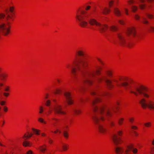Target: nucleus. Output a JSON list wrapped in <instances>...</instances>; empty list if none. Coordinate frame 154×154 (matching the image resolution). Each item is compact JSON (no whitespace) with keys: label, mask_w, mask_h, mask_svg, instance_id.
<instances>
[{"label":"nucleus","mask_w":154,"mask_h":154,"mask_svg":"<svg viewBox=\"0 0 154 154\" xmlns=\"http://www.w3.org/2000/svg\"><path fill=\"white\" fill-rule=\"evenodd\" d=\"M3 94L4 96L6 97H7L10 95V93L9 92H4Z\"/></svg>","instance_id":"obj_53"},{"label":"nucleus","mask_w":154,"mask_h":154,"mask_svg":"<svg viewBox=\"0 0 154 154\" xmlns=\"http://www.w3.org/2000/svg\"><path fill=\"white\" fill-rule=\"evenodd\" d=\"M130 83L132 85L130 92L136 96H141L144 95V86L143 85H135L134 81L132 79H129Z\"/></svg>","instance_id":"obj_2"},{"label":"nucleus","mask_w":154,"mask_h":154,"mask_svg":"<svg viewBox=\"0 0 154 154\" xmlns=\"http://www.w3.org/2000/svg\"><path fill=\"white\" fill-rule=\"evenodd\" d=\"M31 130L33 132V135L34 134L37 135H38L40 134L41 131L40 130L34 128H32Z\"/></svg>","instance_id":"obj_18"},{"label":"nucleus","mask_w":154,"mask_h":154,"mask_svg":"<svg viewBox=\"0 0 154 154\" xmlns=\"http://www.w3.org/2000/svg\"><path fill=\"white\" fill-rule=\"evenodd\" d=\"M78 62L77 59H75L72 62V64L75 66L78 65Z\"/></svg>","instance_id":"obj_47"},{"label":"nucleus","mask_w":154,"mask_h":154,"mask_svg":"<svg viewBox=\"0 0 154 154\" xmlns=\"http://www.w3.org/2000/svg\"><path fill=\"white\" fill-rule=\"evenodd\" d=\"M120 44L122 45H124L125 42V40L124 38L121 35L119 36Z\"/></svg>","instance_id":"obj_25"},{"label":"nucleus","mask_w":154,"mask_h":154,"mask_svg":"<svg viewBox=\"0 0 154 154\" xmlns=\"http://www.w3.org/2000/svg\"><path fill=\"white\" fill-rule=\"evenodd\" d=\"M139 103L142 107L144 109V98L141 99Z\"/></svg>","instance_id":"obj_35"},{"label":"nucleus","mask_w":154,"mask_h":154,"mask_svg":"<svg viewBox=\"0 0 154 154\" xmlns=\"http://www.w3.org/2000/svg\"><path fill=\"white\" fill-rule=\"evenodd\" d=\"M38 121L40 123H43L44 124H46V122L42 118H39L38 119Z\"/></svg>","instance_id":"obj_37"},{"label":"nucleus","mask_w":154,"mask_h":154,"mask_svg":"<svg viewBox=\"0 0 154 154\" xmlns=\"http://www.w3.org/2000/svg\"><path fill=\"white\" fill-rule=\"evenodd\" d=\"M134 117H131L129 119V121L131 123H133V122H134Z\"/></svg>","instance_id":"obj_58"},{"label":"nucleus","mask_w":154,"mask_h":154,"mask_svg":"<svg viewBox=\"0 0 154 154\" xmlns=\"http://www.w3.org/2000/svg\"><path fill=\"white\" fill-rule=\"evenodd\" d=\"M76 54L79 56H83L84 55L83 51L82 49H79L77 51Z\"/></svg>","instance_id":"obj_23"},{"label":"nucleus","mask_w":154,"mask_h":154,"mask_svg":"<svg viewBox=\"0 0 154 154\" xmlns=\"http://www.w3.org/2000/svg\"><path fill=\"white\" fill-rule=\"evenodd\" d=\"M110 12V9L107 7H105L102 10V12L104 14H108Z\"/></svg>","instance_id":"obj_22"},{"label":"nucleus","mask_w":154,"mask_h":154,"mask_svg":"<svg viewBox=\"0 0 154 154\" xmlns=\"http://www.w3.org/2000/svg\"><path fill=\"white\" fill-rule=\"evenodd\" d=\"M131 9L132 12H135L138 9V7L136 5H132L131 7Z\"/></svg>","instance_id":"obj_36"},{"label":"nucleus","mask_w":154,"mask_h":154,"mask_svg":"<svg viewBox=\"0 0 154 154\" xmlns=\"http://www.w3.org/2000/svg\"><path fill=\"white\" fill-rule=\"evenodd\" d=\"M54 133L55 134H57L59 133V134L61 133V131L59 129H57L55 131H54Z\"/></svg>","instance_id":"obj_61"},{"label":"nucleus","mask_w":154,"mask_h":154,"mask_svg":"<svg viewBox=\"0 0 154 154\" xmlns=\"http://www.w3.org/2000/svg\"><path fill=\"white\" fill-rule=\"evenodd\" d=\"M39 114H42L43 113L44 111L43 107L41 106H39Z\"/></svg>","instance_id":"obj_42"},{"label":"nucleus","mask_w":154,"mask_h":154,"mask_svg":"<svg viewBox=\"0 0 154 154\" xmlns=\"http://www.w3.org/2000/svg\"><path fill=\"white\" fill-rule=\"evenodd\" d=\"M114 1L113 0H110L108 2V5L110 8L112 7L114 4Z\"/></svg>","instance_id":"obj_43"},{"label":"nucleus","mask_w":154,"mask_h":154,"mask_svg":"<svg viewBox=\"0 0 154 154\" xmlns=\"http://www.w3.org/2000/svg\"><path fill=\"white\" fill-rule=\"evenodd\" d=\"M86 14L85 11L80 8H79L77 11L75 18L80 22L79 25L82 28H86L88 25V22L84 20L86 17Z\"/></svg>","instance_id":"obj_4"},{"label":"nucleus","mask_w":154,"mask_h":154,"mask_svg":"<svg viewBox=\"0 0 154 154\" xmlns=\"http://www.w3.org/2000/svg\"><path fill=\"white\" fill-rule=\"evenodd\" d=\"M147 29L150 32H154V27L150 26L149 27L147 28Z\"/></svg>","instance_id":"obj_48"},{"label":"nucleus","mask_w":154,"mask_h":154,"mask_svg":"<svg viewBox=\"0 0 154 154\" xmlns=\"http://www.w3.org/2000/svg\"><path fill=\"white\" fill-rule=\"evenodd\" d=\"M100 32H105L108 29V26L106 24H101L100 23V25L98 26Z\"/></svg>","instance_id":"obj_12"},{"label":"nucleus","mask_w":154,"mask_h":154,"mask_svg":"<svg viewBox=\"0 0 154 154\" xmlns=\"http://www.w3.org/2000/svg\"><path fill=\"white\" fill-rule=\"evenodd\" d=\"M113 12L115 15L117 16L120 17L122 15V12L118 8H115L114 9Z\"/></svg>","instance_id":"obj_14"},{"label":"nucleus","mask_w":154,"mask_h":154,"mask_svg":"<svg viewBox=\"0 0 154 154\" xmlns=\"http://www.w3.org/2000/svg\"><path fill=\"white\" fill-rule=\"evenodd\" d=\"M76 69L75 68H73L72 69L71 72L73 74H75L76 72Z\"/></svg>","instance_id":"obj_60"},{"label":"nucleus","mask_w":154,"mask_h":154,"mask_svg":"<svg viewBox=\"0 0 154 154\" xmlns=\"http://www.w3.org/2000/svg\"><path fill=\"white\" fill-rule=\"evenodd\" d=\"M5 17V14L4 13H0V19L2 20L4 19Z\"/></svg>","instance_id":"obj_46"},{"label":"nucleus","mask_w":154,"mask_h":154,"mask_svg":"<svg viewBox=\"0 0 154 154\" xmlns=\"http://www.w3.org/2000/svg\"><path fill=\"white\" fill-rule=\"evenodd\" d=\"M32 145V143L31 142L27 140L24 141L23 143V146L25 147H31Z\"/></svg>","instance_id":"obj_19"},{"label":"nucleus","mask_w":154,"mask_h":154,"mask_svg":"<svg viewBox=\"0 0 154 154\" xmlns=\"http://www.w3.org/2000/svg\"><path fill=\"white\" fill-rule=\"evenodd\" d=\"M98 129L99 132L102 134H105L107 132L106 128L102 125H99L98 127Z\"/></svg>","instance_id":"obj_11"},{"label":"nucleus","mask_w":154,"mask_h":154,"mask_svg":"<svg viewBox=\"0 0 154 154\" xmlns=\"http://www.w3.org/2000/svg\"><path fill=\"white\" fill-rule=\"evenodd\" d=\"M102 69V68L101 66L98 67L96 70V74L97 75H100L101 74V70Z\"/></svg>","instance_id":"obj_28"},{"label":"nucleus","mask_w":154,"mask_h":154,"mask_svg":"<svg viewBox=\"0 0 154 154\" xmlns=\"http://www.w3.org/2000/svg\"><path fill=\"white\" fill-rule=\"evenodd\" d=\"M151 154H154V146L151 147Z\"/></svg>","instance_id":"obj_63"},{"label":"nucleus","mask_w":154,"mask_h":154,"mask_svg":"<svg viewBox=\"0 0 154 154\" xmlns=\"http://www.w3.org/2000/svg\"><path fill=\"white\" fill-rule=\"evenodd\" d=\"M67 104L69 105H72L74 103V100L72 98H69L66 100Z\"/></svg>","instance_id":"obj_32"},{"label":"nucleus","mask_w":154,"mask_h":154,"mask_svg":"<svg viewBox=\"0 0 154 154\" xmlns=\"http://www.w3.org/2000/svg\"><path fill=\"white\" fill-rule=\"evenodd\" d=\"M25 154H35L33 151L32 150H29L26 151L25 153Z\"/></svg>","instance_id":"obj_44"},{"label":"nucleus","mask_w":154,"mask_h":154,"mask_svg":"<svg viewBox=\"0 0 154 154\" xmlns=\"http://www.w3.org/2000/svg\"><path fill=\"white\" fill-rule=\"evenodd\" d=\"M8 77V75L6 73H2L0 75V79L2 81H6Z\"/></svg>","instance_id":"obj_21"},{"label":"nucleus","mask_w":154,"mask_h":154,"mask_svg":"<svg viewBox=\"0 0 154 154\" xmlns=\"http://www.w3.org/2000/svg\"><path fill=\"white\" fill-rule=\"evenodd\" d=\"M63 135L64 138L66 139H67L69 137V134L68 132L66 131H64L63 132Z\"/></svg>","instance_id":"obj_34"},{"label":"nucleus","mask_w":154,"mask_h":154,"mask_svg":"<svg viewBox=\"0 0 154 154\" xmlns=\"http://www.w3.org/2000/svg\"><path fill=\"white\" fill-rule=\"evenodd\" d=\"M110 29L112 31H115L117 30V28L116 26L114 25H112L110 27Z\"/></svg>","instance_id":"obj_40"},{"label":"nucleus","mask_w":154,"mask_h":154,"mask_svg":"<svg viewBox=\"0 0 154 154\" xmlns=\"http://www.w3.org/2000/svg\"><path fill=\"white\" fill-rule=\"evenodd\" d=\"M89 24L91 26H98L100 25V23L98 22L96 19L93 18H90L89 21Z\"/></svg>","instance_id":"obj_10"},{"label":"nucleus","mask_w":154,"mask_h":154,"mask_svg":"<svg viewBox=\"0 0 154 154\" xmlns=\"http://www.w3.org/2000/svg\"><path fill=\"white\" fill-rule=\"evenodd\" d=\"M148 88L145 86V98H148L149 97V95L147 93H149Z\"/></svg>","instance_id":"obj_39"},{"label":"nucleus","mask_w":154,"mask_h":154,"mask_svg":"<svg viewBox=\"0 0 154 154\" xmlns=\"http://www.w3.org/2000/svg\"><path fill=\"white\" fill-rule=\"evenodd\" d=\"M51 104V101L50 100H47L45 103L46 106H49Z\"/></svg>","instance_id":"obj_56"},{"label":"nucleus","mask_w":154,"mask_h":154,"mask_svg":"<svg viewBox=\"0 0 154 154\" xmlns=\"http://www.w3.org/2000/svg\"><path fill=\"white\" fill-rule=\"evenodd\" d=\"M11 87L9 86H6L4 89V91L5 92H10Z\"/></svg>","instance_id":"obj_41"},{"label":"nucleus","mask_w":154,"mask_h":154,"mask_svg":"<svg viewBox=\"0 0 154 154\" xmlns=\"http://www.w3.org/2000/svg\"><path fill=\"white\" fill-rule=\"evenodd\" d=\"M105 73L108 77H112L113 75V71L111 69H108L106 71Z\"/></svg>","instance_id":"obj_20"},{"label":"nucleus","mask_w":154,"mask_h":154,"mask_svg":"<svg viewBox=\"0 0 154 154\" xmlns=\"http://www.w3.org/2000/svg\"><path fill=\"white\" fill-rule=\"evenodd\" d=\"M6 102L4 100H2L0 101V104L1 106H4Z\"/></svg>","instance_id":"obj_59"},{"label":"nucleus","mask_w":154,"mask_h":154,"mask_svg":"<svg viewBox=\"0 0 154 154\" xmlns=\"http://www.w3.org/2000/svg\"><path fill=\"white\" fill-rule=\"evenodd\" d=\"M64 96L66 99V100L69 98H72L71 96V93L69 91L65 92L64 93Z\"/></svg>","instance_id":"obj_24"},{"label":"nucleus","mask_w":154,"mask_h":154,"mask_svg":"<svg viewBox=\"0 0 154 154\" xmlns=\"http://www.w3.org/2000/svg\"><path fill=\"white\" fill-rule=\"evenodd\" d=\"M101 99L99 97H97L92 102V105L94 106L96 104L100 102Z\"/></svg>","instance_id":"obj_29"},{"label":"nucleus","mask_w":154,"mask_h":154,"mask_svg":"<svg viewBox=\"0 0 154 154\" xmlns=\"http://www.w3.org/2000/svg\"><path fill=\"white\" fill-rule=\"evenodd\" d=\"M116 154H137L138 150L134 143H129L125 147L124 150L122 147L117 146L115 149Z\"/></svg>","instance_id":"obj_1"},{"label":"nucleus","mask_w":154,"mask_h":154,"mask_svg":"<svg viewBox=\"0 0 154 154\" xmlns=\"http://www.w3.org/2000/svg\"><path fill=\"white\" fill-rule=\"evenodd\" d=\"M11 25L10 22L0 23V34L5 36H8L11 33Z\"/></svg>","instance_id":"obj_5"},{"label":"nucleus","mask_w":154,"mask_h":154,"mask_svg":"<svg viewBox=\"0 0 154 154\" xmlns=\"http://www.w3.org/2000/svg\"><path fill=\"white\" fill-rule=\"evenodd\" d=\"M145 108L147 106L150 109H154V103L152 101H150L147 103L145 102Z\"/></svg>","instance_id":"obj_16"},{"label":"nucleus","mask_w":154,"mask_h":154,"mask_svg":"<svg viewBox=\"0 0 154 154\" xmlns=\"http://www.w3.org/2000/svg\"><path fill=\"white\" fill-rule=\"evenodd\" d=\"M112 115V113L111 109H108L107 110L106 116L107 117H111Z\"/></svg>","instance_id":"obj_26"},{"label":"nucleus","mask_w":154,"mask_h":154,"mask_svg":"<svg viewBox=\"0 0 154 154\" xmlns=\"http://www.w3.org/2000/svg\"><path fill=\"white\" fill-rule=\"evenodd\" d=\"M33 134L30 133L29 131L26 132L24 134L22 137V138L24 139H28L30 138L32 136Z\"/></svg>","instance_id":"obj_15"},{"label":"nucleus","mask_w":154,"mask_h":154,"mask_svg":"<svg viewBox=\"0 0 154 154\" xmlns=\"http://www.w3.org/2000/svg\"><path fill=\"white\" fill-rule=\"evenodd\" d=\"M128 79L129 78L127 76H120L119 77L118 80L116 78H114L111 80L106 79V82L107 86L109 88H112L113 87L112 82L118 84L119 81L122 82L121 83L120 86L123 87H127L129 85V83L127 82Z\"/></svg>","instance_id":"obj_3"},{"label":"nucleus","mask_w":154,"mask_h":154,"mask_svg":"<svg viewBox=\"0 0 154 154\" xmlns=\"http://www.w3.org/2000/svg\"><path fill=\"white\" fill-rule=\"evenodd\" d=\"M81 113V111L80 109H76L75 111V114L76 115H79Z\"/></svg>","instance_id":"obj_54"},{"label":"nucleus","mask_w":154,"mask_h":154,"mask_svg":"<svg viewBox=\"0 0 154 154\" xmlns=\"http://www.w3.org/2000/svg\"><path fill=\"white\" fill-rule=\"evenodd\" d=\"M88 61L87 60L83 61L82 62V65L84 68L87 67L89 66Z\"/></svg>","instance_id":"obj_30"},{"label":"nucleus","mask_w":154,"mask_h":154,"mask_svg":"<svg viewBox=\"0 0 154 154\" xmlns=\"http://www.w3.org/2000/svg\"><path fill=\"white\" fill-rule=\"evenodd\" d=\"M15 6L13 3L12 2L9 5L8 8H6L5 10V11L7 14L10 12L11 14H13L15 12Z\"/></svg>","instance_id":"obj_9"},{"label":"nucleus","mask_w":154,"mask_h":154,"mask_svg":"<svg viewBox=\"0 0 154 154\" xmlns=\"http://www.w3.org/2000/svg\"><path fill=\"white\" fill-rule=\"evenodd\" d=\"M131 128L132 129L134 130H137L138 129L137 127L135 125H132L131 126Z\"/></svg>","instance_id":"obj_62"},{"label":"nucleus","mask_w":154,"mask_h":154,"mask_svg":"<svg viewBox=\"0 0 154 154\" xmlns=\"http://www.w3.org/2000/svg\"><path fill=\"white\" fill-rule=\"evenodd\" d=\"M54 110L55 114L57 113L61 115H65V112L63 111L62 106L59 104H57L54 107Z\"/></svg>","instance_id":"obj_8"},{"label":"nucleus","mask_w":154,"mask_h":154,"mask_svg":"<svg viewBox=\"0 0 154 154\" xmlns=\"http://www.w3.org/2000/svg\"><path fill=\"white\" fill-rule=\"evenodd\" d=\"M126 33L128 36H132L133 37H135L137 35L135 27L134 26H131L128 28Z\"/></svg>","instance_id":"obj_7"},{"label":"nucleus","mask_w":154,"mask_h":154,"mask_svg":"<svg viewBox=\"0 0 154 154\" xmlns=\"http://www.w3.org/2000/svg\"><path fill=\"white\" fill-rule=\"evenodd\" d=\"M118 22L121 25H125V23L124 21L123 20H118Z\"/></svg>","instance_id":"obj_45"},{"label":"nucleus","mask_w":154,"mask_h":154,"mask_svg":"<svg viewBox=\"0 0 154 154\" xmlns=\"http://www.w3.org/2000/svg\"><path fill=\"white\" fill-rule=\"evenodd\" d=\"M125 121V119L124 118L121 117L118 120V123L120 126L122 125L124 123Z\"/></svg>","instance_id":"obj_27"},{"label":"nucleus","mask_w":154,"mask_h":154,"mask_svg":"<svg viewBox=\"0 0 154 154\" xmlns=\"http://www.w3.org/2000/svg\"><path fill=\"white\" fill-rule=\"evenodd\" d=\"M13 17V14H11L10 15L8 14L6 17L7 20H9L12 19Z\"/></svg>","instance_id":"obj_49"},{"label":"nucleus","mask_w":154,"mask_h":154,"mask_svg":"<svg viewBox=\"0 0 154 154\" xmlns=\"http://www.w3.org/2000/svg\"><path fill=\"white\" fill-rule=\"evenodd\" d=\"M69 149V145L68 144L63 143L62 144L61 149L62 151H66L67 150Z\"/></svg>","instance_id":"obj_17"},{"label":"nucleus","mask_w":154,"mask_h":154,"mask_svg":"<svg viewBox=\"0 0 154 154\" xmlns=\"http://www.w3.org/2000/svg\"><path fill=\"white\" fill-rule=\"evenodd\" d=\"M124 11L125 14L127 15H129V10L128 8H124Z\"/></svg>","instance_id":"obj_51"},{"label":"nucleus","mask_w":154,"mask_h":154,"mask_svg":"<svg viewBox=\"0 0 154 154\" xmlns=\"http://www.w3.org/2000/svg\"><path fill=\"white\" fill-rule=\"evenodd\" d=\"M100 120L101 121H103L105 120L104 117L103 116H101L99 117Z\"/></svg>","instance_id":"obj_64"},{"label":"nucleus","mask_w":154,"mask_h":154,"mask_svg":"<svg viewBox=\"0 0 154 154\" xmlns=\"http://www.w3.org/2000/svg\"><path fill=\"white\" fill-rule=\"evenodd\" d=\"M91 7L90 6L87 5L85 8V10H84V11H85L86 12V11H88L89 10L91 9ZM86 13L87 12H86Z\"/></svg>","instance_id":"obj_57"},{"label":"nucleus","mask_w":154,"mask_h":154,"mask_svg":"<svg viewBox=\"0 0 154 154\" xmlns=\"http://www.w3.org/2000/svg\"><path fill=\"white\" fill-rule=\"evenodd\" d=\"M105 109V107L104 106L100 108V112L101 114H102L104 110Z\"/></svg>","instance_id":"obj_55"},{"label":"nucleus","mask_w":154,"mask_h":154,"mask_svg":"<svg viewBox=\"0 0 154 154\" xmlns=\"http://www.w3.org/2000/svg\"><path fill=\"white\" fill-rule=\"evenodd\" d=\"M38 149L39 152L42 153H44L47 150V146L45 144L41 145L39 146Z\"/></svg>","instance_id":"obj_13"},{"label":"nucleus","mask_w":154,"mask_h":154,"mask_svg":"<svg viewBox=\"0 0 154 154\" xmlns=\"http://www.w3.org/2000/svg\"><path fill=\"white\" fill-rule=\"evenodd\" d=\"M123 134V131L122 130L118 131L117 134H114L112 136V140L114 143L116 145L121 144L122 143L120 138L118 137V136H121Z\"/></svg>","instance_id":"obj_6"},{"label":"nucleus","mask_w":154,"mask_h":154,"mask_svg":"<svg viewBox=\"0 0 154 154\" xmlns=\"http://www.w3.org/2000/svg\"><path fill=\"white\" fill-rule=\"evenodd\" d=\"M61 90L59 88H56L54 91V93L56 94H59L60 93Z\"/></svg>","instance_id":"obj_50"},{"label":"nucleus","mask_w":154,"mask_h":154,"mask_svg":"<svg viewBox=\"0 0 154 154\" xmlns=\"http://www.w3.org/2000/svg\"><path fill=\"white\" fill-rule=\"evenodd\" d=\"M140 2L139 8L141 9H143L144 8V5L143 3L144 0H139Z\"/></svg>","instance_id":"obj_33"},{"label":"nucleus","mask_w":154,"mask_h":154,"mask_svg":"<svg viewBox=\"0 0 154 154\" xmlns=\"http://www.w3.org/2000/svg\"><path fill=\"white\" fill-rule=\"evenodd\" d=\"M127 2L128 5H131L134 4L135 1V0H127Z\"/></svg>","instance_id":"obj_38"},{"label":"nucleus","mask_w":154,"mask_h":154,"mask_svg":"<svg viewBox=\"0 0 154 154\" xmlns=\"http://www.w3.org/2000/svg\"><path fill=\"white\" fill-rule=\"evenodd\" d=\"M93 120L94 123L96 124H99L100 120L99 118L96 116H94L93 117Z\"/></svg>","instance_id":"obj_31"},{"label":"nucleus","mask_w":154,"mask_h":154,"mask_svg":"<svg viewBox=\"0 0 154 154\" xmlns=\"http://www.w3.org/2000/svg\"><path fill=\"white\" fill-rule=\"evenodd\" d=\"M8 108L7 106H5L3 107V110L5 112H7L8 111Z\"/></svg>","instance_id":"obj_52"}]
</instances>
